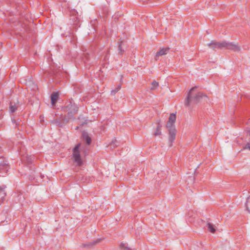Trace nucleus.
I'll return each instance as SVG.
<instances>
[{"mask_svg": "<svg viewBox=\"0 0 250 250\" xmlns=\"http://www.w3.org/2000/svg\"><path fill=\"white\" fill-rule=\"evenodd\" d=\"M161 125H158L157 128H156V130L155 131V132H154V135L156 136V135H161Z\"/></svg>", "mask_w": 250, "mask_h": 250, "instance_id": "16", "label": "nucleus"}, {"mask_svg": "<svg viewBox=\"0 0 250 250\" xmlns=\"http://www.w3.org/2000/svg\"><path fill=\"white\" fill-rule=\"evenodd\" d=\"M176 115L175 114L172 113L170 115V116L168 118V121L166 125V127L167 129L170 128H175L174 125V123L176 121Z\"/></svg>", "mask_w": 250, "mask_h": 250, "instance_id": "6", "label": "nucleus"}, {"mask_svg": "<svg viewBox=\"0 0 250 250\" xmlns=\"http://www.w3.org/2000/svg\"><path fill=\"white\" fill-rule=\"evenodd\" d=\"M197 88V86L192 87L188 92V96L185 101V104L189 106L190 103H197L203 97H207L206 95L202 93L198 92L194 93V89Z\"/></svg>", "mask_w": 250, "mask_h": 250, "instance_id": "1", "label": "nucleus"}, {"mask_svg": "<svg viewBox=\"0 0 250 250\" xmlns=\"http://www.w3.org/2000/svg\"><path fill=\"white\" fill-rule=\"evenodd\" d=\"M208 46L210 48H219V49L226 48L227 49H228L229 50H232L234 51H238L240 50V47L237 44L233 43L232 42H211L210 43H208Z\"/></svg>", "mask_w": 250, "mask_h": 250, "instance_id": "2", "label": "nucleus"}, {"mask_svg": "<svg viewBox=\"0 0 250 250\" xmlns=\"http://www.w3.org/2000/svg\"><path fill=\"white\" fill-rule=\"evenodd\" d=\"M207 229L211 233H214L216 231L213 225L210 223H207Z\"/></svg>", "mask_w": 250, "mask_h": 250, "instance_id": "11", "label": "nucleus"}, {"mask_svg": "<svg viewBox=\"0 0 250 250\" xmlns=\"http://www.w3.org/2000/svg\"><path fill=\"white\" fill-rule=\"evenodd\" d=\"M81 146L80 143L78 144L73 149L72 159L74 162L78 166H81L83 164V160L80 155L79 148Z\"/></svg>", "mask_w": 250, "mask_h": 250, "instance_id": "4", "label": "nucleus"}, {"mask_svg": "<svg viewBox=\"0 0 250 250\" xmlns=\"http://www.w3.org/2000/svg\"><path fill=\"white\" fill-rule=\"evenodd\" d=\"M82 138L85 141L88 145H89L91 142V138L89 136L87 132L84 131L82 133Z\"/></svg>", "mask_w": 250, "mask_h": 250, "instance_id": "9", "label": "nucleus"}, {"mask_svg": "<svg viewBox=\"0 0 250 250\" xmlns=\"http://www.w3.org/2000/svg\"><path fill=\"white\" fill-rule=\"evenodd\" d=\"M169 51V47L160 48L156 54V61L158 60V58L160 56L167 54Z\"/></svg>", "mask_w": 250, "mask_h": 250, "instance_id": "7", "label": "nucleus"}, {"mask_svg": "<svg viewBox=\"0 0 250 250\" xmlns=\"http://www.w3.org/2000/svg\"><path fill=\"white\" fill-rule=\"evenodd\" d=\"M59 98V93L58 92H53L51 95V104L53 105H55L56 103L57 102V100Z\"/></svg>", "mask_w": 250, "mask_h": 250, "instance_id": "8", "label": "nucleus"}, {"mask_svg": "<svg viewBox=\"0 0 250 250\" xmlns=\"http://www.w3.org/2000/svg\"><path fill=\"white\" fill-rule=\"evenodd\" d=\"M4 188H0V192L3 191V189Z\"/></svg>", "mask_w": 250, "mask_h": 250, "instance_id": "18", "label": "nucleus"}, {"mask_svg": "<svg viewBox=\"0 0 250 250\" xmlns=\"http://www.w3.org/2000/svg\"><path fill=\"white\" fill-rule=\"evenodd\" d=\"M248 133H249V135H250V129H249V130H248Z\"/></svg>", "mask_w": 250, "mask_h": 250, "instance_id": "19", "label": "nucleus"}, {"mask_svg": "<svg viewBox=\"0 0 250 250\" xmlns=\"http://www.w3.org/2000/svg\"><path fill=\"white\" fill-rule=\"evenodd\" d=\"M17 107H18V106L16 105V104H13L12 103H10V110L11 112L13 113V112H15L16 111V110L17 109Z\"/></svg>", "mask_w": 250, "mask_h": 250, "instance_id": "12", "label": "nucleus"}, {"mask_svg": "<svg viewBox=\"0 0 250 250\" xmlns=\"http://www.w3.org/2000/svg\"><path fill=\"white\" fill-rule=\"evenodd\" d=\"M244 149H248L250 150V143H248L244 147Z\"/></svg>", "mask_w": 250, "mask_h": 250, "instance_id": "17", "label": "nucleus"}, {"mask_svg": "<svg viewBox=\"0 0 250 250\" xmlns=\"http://www.w3.org/2000/svg\"><path fill=\"white\" fill-rule=\"evenodd\" d=\"M159 86V83L156 81H153L151 83V86L150 89L151 90H154L156 87Z\"/></svg>", "mask_w": 250, "mask_h": 250, "instance_id": "15", "label": "nucleus"}, {"mask_svg": "<svg viewBox=\"0 0 250 250\" xmlns=\"http://www.w3.org/2000/svg\"><path fill=\"white\" fill-rule=\"evenodd\" d=\"M169 132L168 134V146L169 147H171L173 145V142L176 138V130L175 128H170L167 129Z\"/></svg>", "mask_w": 250, "mask_h": 250, "instance_id": "5", "label": "nucleus"}, {"mask_svg": "<svg viewBox=\"0 0 250 250\" xmlns=\"http://www.w3.org/2000/svg\"><path fill=\"white\" fill-rule=\"evenodd\" d=\"M101 239H98L96 241H94L91 243H89L87 244H83L82 245L83 247H87V248H90L91 247H92L94 246L97 243H99Z\"/></svg>", "mask_w": 250, "mask_h": 250, "instance_id": "10", "label": "nucleus"}, {"mask_svg": "<svg viewBox=\"0 0 250 250\" xmlns=\"http://www.w3.org/2000/svg\"><path fill=\"white\" fill-rule=\"evenodd\" d=\"M78 109V107L77 106L71 103L66 105L65 107V111L67 112L68 115L69 117L67 118L66 117H64V118L62 119L63 122L64 123H67L70 119L72 118L74 119L73 116L77 113Z\"/></svg>", "mask_w": 250, "mask_h": 250, "instance_id": "3", "label": "nucleus"}, {"mask_svg": "<svg viewBox=\"0 0 250 250\" xmlns=\"http://www.w3.org/2000/svg\"><path fill=\"white\" fill-rule=\"evenodd\" d=\"M121 84H120L118 85V86L115 89H113L111 91V94L112 95H115V94L118 91H119L121 88Z\"/></svg>", "mask_w": 250, "mask_h": 250, "instance_id": "14", "label": "nucleus"}, {"mask_svg": "<svg viewBox=\"0 0 250 250\" xmlns=\"http://www.w3.org/2000/svg\"><path fill=\"white\" fill-rule=\"evenodd\" d=\"M8 165L6 163L0 165V170H2L4 171V172L5 173H6L7 171H8Z\"/></svg>", "mask_w": 250, "mask_h": 250, "instance_id": "13", "label": "nucleus"}]
</instances>
